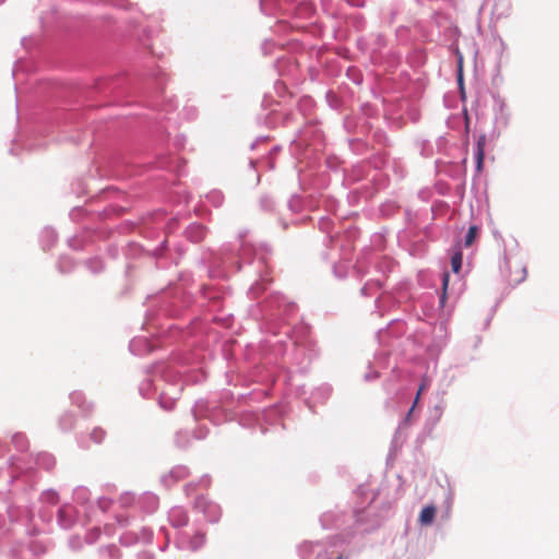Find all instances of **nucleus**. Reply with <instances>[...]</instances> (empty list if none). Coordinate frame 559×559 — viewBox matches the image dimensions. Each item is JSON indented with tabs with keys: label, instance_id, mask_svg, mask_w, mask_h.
<instances>
[{
	"label": "nucleus",
	"instance_id": "1",
	"mask_svg": "<svg viewBox=\"0 0 559 559\" xmlns=\"http://www.w3.org/2000/svg\"><path fill=\"white\" fill-rule=\"evenodd\" d=\"M485 146H486V135L481 134L477 138L476 141V151H475V159H476V168L478 171H481L485 158Z\"/></svg>",
	"mask_w": 559,
	"mask_h": 559
},
{
	"label": "nucleus",
	"instance_id": "2",
	"mask_svg": "<svg viewBox=\"0 0 559 559\" xmlns=\"http://www.w3.org/2000/svg\"><path fill=\"white\" fill-rule=\"evenodd\" d=\"M437 513V508L435 506L425 507L419 514V522L421 525H430L432 524L435 516Z\"/></svg>",
	"mask_w": 559,
	"mask_h": 559
},
{
	"label": "nucleus",
	"instance_id": "3",
	"mask_svg": "<svg viewBox=\"0 0 559 559\" xmlns=\"http://www.w3.org/2000/svg\"><path fill=\"white\" fill-rule=\"evenodd\" d=\"M463 254L461 250H456L451 258V267L454 273H459L462 267Z\"/></svg>",
	"mask_w": 559,
	"mask_h": 559
},
{
	"label": "nucleus",
	"instance_id": "4",
	"mask_svg": "<svg viewBox=\"0 0 559 559\" xmlns=\"http://www.w3.org/2000/svg\"><path fill=\"white\" fill-rule=\"evenodd\" d=\"M477 235H478V227L476 225H472L468 228L467 234L465 236V246L466 247L472 246L473 242L475 241Z\"/></svg>",
	"mask_w": 559,
	"mask_h": 559
},
{
	"label": "nucleus",
	"instance_id": "5",
	"mask_svg": "<svg viewBox=\"0 0 559 559\" xmlns=\"http://www.w3.org/2000/svg\"><path fill=\"white\" fill-rule=\"evenodd\" d=\"M448 285H449V274L448 273H444L443 274V278H442V288H443V296L441 298V302L444 301L445 299V290L448 288Z\"/></svg>",
	"mask_w": 559,
	"mask_h": 559
},
{
	"label": "nucleus",
	"instance_id": "6",
	"mask_svg": "<svg viewBox=\"0 0 559 559\" xmlns=\"http://www.w3.org/2000/svg\"><path fill=\"white\" fill-rule=\"evenodd\" d=\"M457 63H459L457 64L459 66V78H457V80H459V83L462 84V82H463V74H462L463 58H462L461 55L459 56Z\"/></svg>",
	"mask_w": 559,
	"mask_h": 559
},
{
	"label": "nucleus",
	"instance_id": "7",
	"mask_svg": "<svg viewBox=\"0 0 559 559\" xmlns=\"http://www.w3.org/2000/svg\"><path fill=\"white\" fill-rule=\"evenodd\" d=\"M192 229H195L198 233V238H193L194 241H200L204 237V230L201 226H195Z\"/></svg>",
	"mask_w": 559,
	"mask_h": 559
},
{
	"label": "nucleus",
	"instance_id": "8",
	"mask_svg": "<svg viewBox=\"0 0 559 559\" xmlns=\"http://www.w3.org/2000/svg\"><path fill=\"white\" fill-rule=\"evenodd\" d=\"M424 388H425L424 385H421V386L419 388V390H418V392H417L416 400H415V402H414V405H413V407L409 409V412H408V414H407V418H409V417H411V415H412V413H413V411H414V407H415V405H416V404H417V402H418L419 395H420V393L424 391Z\"/></svg>",
	"mask_w": 559,
	"mask_h": 559
},
{
	"label": "nucleus",
	"instance_id": "9",
	"mask_svg": "<svg viewBox=\"0 0 559 559\" xmlns=\"http://www.w3.org/2000/svg\"><path fill=\"white\" fill-rule=\"evenodd\" d=\"M195 539H198L199 545H202L205 540V536L203 534L197 535Z\"/></svg>",
	"mask_w": 559,
	"mask_h": 559
}]
</instances>
